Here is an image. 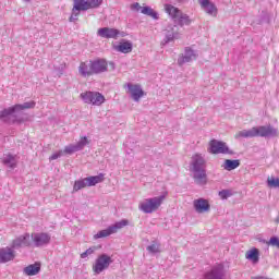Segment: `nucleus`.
Wrapping results in <instances>:
<instances>
[{
  "instance_id": "f257e3e1",
  "label": "nucleus",
  "mask_w": 279,
  "mask_h": 279,
  "mask_svg": "<svg viewBox=\"0 0 279 279\" xmlns=\"http://www.w3.org/2000/svg\"><path fill=\"white\" fill-rule=\"evenodd\" d=\"M32 108H36V101L34 100L3 109L1 112L2 121L17 124L25 123L29 121V117L23 110H32Z\"/></svg>"
},
{
  "instance_id": "f03ea898",
  "label": "nucleus",
  "mask_w": 279,
  "mask_h": 279,
  "mask_svg": "<svg viewBox=\"0 0 279 279\" xmlns=\"http://www.w3.org/2000/svg\"><path fill=\"white\" fill-rule=\"evenodd\" d=\"M278 138L279 131L277 128L269 125L253 126L248 130L238 131L234 135L235 141L241 138Z\"/></svg>"
},
{
  "instance_id": "7ed1b4c3",
  "label": "nucleus",
  "mask_w": 279,
  "mask_h": 279,
  "mask_svg": "<svg viewBox=\"0 0 279 279\" xmlns=\"http://www.w3.org/2000/svg\"><path fill=\"white\" fill-rule=\"evenodd\" d=\"M167 195H169V193L163 192L160 196L144 199L142 203H140V210H142V213H145L146 215H151V213H156V210H158V208L162 206V202L167 199Z\"/></svg>"
},
{
  "instance_id": "20e7f679",
  "label": "nucleus",
  "mask_w": 279,
  "mask_h": 279,
  "mask_svg": "<svg viewBox=\"0 0 279 279\" xmlns=\"http://www.w3.org/2000/svg\"><path fill=\"white\" fill-rule=\"evenodd\" d=\"M90 141H88V137L84 136L81 137L80 141L76 144H70L64 147V150H59L57 153H53L49 160H58V158H61L63 154H75V151H82L86 145H89Z\"/></svg>"
},
{
  "instance_id": "39448f33",
  "label": "nucleus",
  "mask_w": 279,
  "mask_h": 279,
  "mask_svg": "<svg viewBox=\"0 0 279 279\" xmlns=\"http://www.w3.org/2000/svg\"><path fill=\"white\" fill-rule=\"evenodd\" d=\"M163 10L166 14H169L173 22L179 23V25H189V23H191V20H189V15L182 13L180 9L173 7L172 4H163Z\"/></svg>"
},
{
  "instance_id": "423d86ee",
  "label": "nucleus",
  "mask_w": 279,
  "mask_h": 279,
  "mask_svg": "<svg viewBox=\"0 0 279 279\" xmlns=\"http://www.w3.org/2000/svg\"><path fill=\"white\" fill-rule=\"evenodd\" d=\"M126 226H130V220L128 219H122L114 225L109 226L107 229H104L96 233L94 235V239H106V236H110V234H117L118 230H123Z\"/></svg>"
},
{
  "instance_id": "0eeeda50",
  "label": "nucleus",
  "mask_w": 279,
  "mask_h": 279,
  "mask_svg": "<svg viewBox=\"0 0 279 279\" xmlns=\"http://www.w3.org/2000/svg\"><path fill=\"white\" fill-rule=\"evenodd\" d=\"M113 260L108 254H101L98 256L93 265V271L96 276H99L102 271H106Z\"/></svg>"
},
{
  "instance_id": "6e6552de",
  "label": "nucleus",
  "mask_w": 279,
  "mask_h": 279,
  "mask_svg": "<svg viewBox=\"0 0 279 279\" xmlns=\"http://www.w3.org/2000/svg\"><path fill=\"white\" fill-rule=\"evenodd\" d=\"M81 99L85 104H92L93 106H101L106 101V97L99 92H85L81 94Z\"/></svg>"
},
{
  "instance_id": "1a4fd4ad",
  "label": "nucleus",
  "mask_w": 279,
  "mask_h": 279,
  "mask_svg": "<svg viewBox=\"0 0 279 279\" xmlns=\"http://www.w3.org/2000/svg\"><path fill=\"white\" fill-rule=\"evenodd\" d=\"M32 245L34 247H45L51 243V234L46 232H35L31 234Z\"/></svg>"
},
{
  "instance_id": "9d476101",
  "label": "nucleus",
  "mask_w": 279,
  "mask_h": 279,
  "mask_svg": "<svg viewBox=\"0 0 279 279\" xmlns=\"http://www.w3.org/2000/svg\"><path fill=\"white\" fill-rule=\"evenodd\" d=\"M202 279H226V267L223 264H216Z\"/></svg>"
},
{
  "instance_id": "9b49d317",
  "label": "nucleus",
  "mask_w": 279,
  "mask_h": 279,
  "mask_svg": "<svg viewBox=\"0 0 279 279\" xmlns=\"http://www.w3.org/2000/svg\"><path fill=\"white\" fill-rule=\"evenodd\" d=\"M97 35L100 36V38H113L114 40H117L119 36L121 38H125V36H128L125 32H121L117 28H110V27L99 28L97 32Z\"/></svg>"
},
{
  "instance_id": "f8f14e48",
  "label": "nucleus",
  "mask_w": 279,
  "mask_h": 279,
  "mask_svg": "<svg viewBox=\"0 0 279 279\" xmlns=\"http://www.w3.org/2000/svg\"><path fill=\"white\" fill-rule=\"evenodd\" d=\"M208 151L209 154H232V150H230L226 142H219L217 140L209 142Z\"/></svg>"
},
{
  "instance_id": "ddd939ff",
  "label": "nucleus",
  "mask_w": 279,
  "mask_h": 279,
  "mask_svg": "<svg viewBox=\"0 0 279 279\" xmlns=\"http://www.w3.org/2000/svg\"><path fill=\"white\" fill-rule=\"evenodd\" d=\"M11 245L14 250H20V247H32V235L29 233H24L15 238Z\"/></svg>"
},
{
  "instance_id": "4468645a",
  "label": "nucleus",
  "mask_w": 279,
  "mask_h": 279,
  "mask_svg": "<svg viewBox=\"0 0 279 279\" xmlns=\"http://www.w3.org/2000/svg\"><path fill=\"white\" fill-rule=\"evenodd\" d=\"M163 43H172V40H178L180 38V32L178 26L175 25H168L166 29H163Z\"/></svg>"
},
{
  "instance_id": "2eb2a0df",
  "label": "nucleus",
  "mask_w": 279,
  "mask_h": 279,
  "mask_svg": "<svg viewBox=\"0 0 279 279\" xmlns=\"http://www.w3.org/2000/svg\"><path fill=\"white\" fill-rule=\"evenodd\" d=\"M193 207L195 213L204 215V213H210V203L205 198H197L193 201Z\"/></svg>"
},
{
  "instance_id": "dca6fc26",
  "label": "nucleus",
  "mask_w": 279,
  "mask_h": 279,
  "mask_svg": "<svg viewBox=\"0 0 279 279\" xmlns=\"http://www.w3.org/2000/svg\"><path fill=\"white\" fill-rule=\"evenodd\" d=\"M92 62V72L94 75H99L108 71V61L104 59L90 60Z\"/></svg>"
},
{
  "instance_id": "f3484780",
  "label": "nucleus",
  "mask_w": 279,
  "mask_h": 279,
  "mask_svg": "<svg viewBox=\"0 0 279 279\" xmlns=\"http://www.w3.org/2000/svg\"><path fill=\"white\" fill-rule=\"evenodd\" d=\"M129 94L135 101H141V98L144 97L145 92L143 90V87L138 84H128Z\"/></svg>"
},
{
  "instance_id": "a211bd4d",
  "label": "nucleus",
  "mask_w": 279,
  "mask_h": 279,
  "mask_svg": "<svg viewBox=\"0 0 279 279\" xmlns=\"http://www.w3.org/2000/svg\"><path fill=\"white\" fill-rule=\"evenodd\" d=\"M193 60H197V53L191 48H185L184 54H181L178 59V64L182 66V64L193 62Z\"/></svg>"
},
{
  "instance_id": "6ab92c4d",
  "label": "nucleus",
  "mask_w": 279,
  "mask_h": 279,
  "mask_svg": "<svg viewBox=\"0 0 279 279\" xmlns=\"http://www.w3.org/2000/svg\"><path fill=\"white\" fill-rule=\"evenodd\" d=\"M80 7H82L83 12L86 10H95L104 3V0H75Z\"/></svg>"
},
{
  "instance_id": "aec40b11",
  "label": "nucleus",
  "mask_w": 279,
  "mask_h": 279,
  "mask_svg": "<svg viewBox=\"0 0 279 279\" xmlns=\"http://www.w3.org/2000/svg\"><path fill=\"white\" fill-rule=\"evenodd\" d=\"M193 178L195 184H198L199 186H204L208 183V177L206 174V169H201V170H192Z\"/></svg>"
},
{
  "instance_id": "412c9836",
  "label": "nucleus",
  "mask_w": 279,
  "mask_h": 279,
  "mask_svg": "<svg viewBox=\"0 0 279 279\" xmlns=\"http://www.w3.org/2000/svg\"><path fill=\"white\" fill-rule=\"evenodd\" d=\"M14 258H16V251H14L12 244L1 250V263H10Z\"/></svg>"
},
{
  "instance_id": "4be33fe9",
  "label": "nucleus",
  "mask_w": 279,
  "mask_h": 279,
  "mask_svg": "<svg viewBox=\"0 0 279 279\" xmlns=\"http://www.w3.org/2000/svg\"><path fill=\"white\" fill-rule=\"evenodd\" d=\"M134 45L130 40H121L119 45H113L114 51H118L119 53H132Z\"/></svg>"
},
{
  "instance_id": "5701e85b",
  "label": "nucleus",
  "mask_w": 279,
  "mask_h": 279,
  "mask_svg": "<svg viewBox=\"0 0 279 279\" xmlns=\"http://www.w3.org/2000/svg\"><path fill=\"white\" fill-rule=\"evenodd\" d=\"M78 75H81V77H90V75L93 74V65H92V61H84L81 62L78 65Z\"/></svg>"
},
{
  "instance_id": "b1692460",
  "label": "nucleus",
  "mask_w": 279,
  "mask_h": 279,
  "mask_svg": "<svg viewBox=\"0 0 279 279\" xmlns=\"http://www.w3.org/2000/svg\"><path fill=\"white\" fill-rule=\"evenodd\" d=\"M204 165H206L204 156H202L201 154H195L194 156H192L191 171L202 170L204 169Z\"/></svg>"
},
{
  "instance_id": "393cba45",
  "label": "nucleus",
  "mask_w": 279,
  "mask_h": 279,
  "mask_svg": "<svg viewBox=\"0 0 279 279\" xmlns=\"http://www.w3.org/2000/svg\"><path fill=\"white\" fill-rule=\"evenodd\" d=\"M198 3L207 14L217 15V7L210 0H198Z\"/></svg>"
},
{
  "instance_id": "a878e982",
  "label": "nucleus",
  "mask_w": 279,
  "mask_h": 279,
  "mask_svg": "<svg viewBox=\"0 0 279 279\" xmlns=\"http://www.w3.org/2000/svg\"><path fill=\"white\" fill-rule=\"evenodd\" d=\"M245 258L253 263V265H258V262L260 260V251L253 247L245 253Z\"/></svg>"
},
{
  "instance_id": "bb28decb",
  "label": "nucleus",
  "mask_w": 279,
  "mask_h": 279,
  "mask_svg": "<svg viewBox=\"0 0 279 279\" xmlns=\"http://www.w3.org/2000/svg\"><path fill=\"white\" fill-rule=\"evenodd\" d=\"M2 162L7 169H16V165L19 163V159L16 156L12 154H4Z\"/></svg>"
},
{
  "instance_id": "cd10ccee",
  "label": "nucleus",
  "mask_w": 279,
  "mask_h": 279,
  "mask_svg": "<svg viewBox=\"0 0 279 279\" xmlns=\"http://www.w3.org/2000/svg\"><path fill=\"white\" fill-rule=\"evenodd\" d=\"M23 274H25V276H38V274H40V264L35 263L26 266L23 269Z\"/></svg>"
},
{
  "instance_id": "c85d7f7f",
  "label": "nucleus",
  "mask_w": 279,
  "mask_h": 279,
  "mask_svg": "<svg viewBox=\"0 0 279 279\" xmlns=\"http://www.w3.org/2000/svg\"><path fill=\"white\" fill-rule=\"evenodd\" d=\"M73 8H72V14L69 19L70 23H75L77 21V17L80 16L81 12H84V9L80 5V3L75 0H73Z\"/></svg>"
},
{
  "instance_id": "c756f323",
  "label": "nucleus",
  "mask_w": 279,
  "mask_h": 279,
  "mask_svg": "<svg viewBox=\"0 0 279 279\" xmlns=\"http://www.w3.org/2000/svg\"><path fill=\"white\" fill-rule=\"evenodd\" d=\"M241 166V162L238 159H226L223 163V169L226 171H234V169H238V167Z\"/></svg>"
},
{
  "instance_id": "7c9ffc66",
  "label": "nucleus",
  "mask_w": 279,
  "mask_h": 279,
  "mask_svg": "<svg viewBox=\"0 0 279 279\" xmlns=\"http://www.w3.org/2000/svg\"><path fill=\"white\" fill-rule=\"evenodd\" d=\"M87 182V186H96V184H101L104 182V174H98L95 177H87L85 178Z\"/></svg>"
},
{
  "instance_id": "2f4dec72",
  "label": "nucleus",
  "mask_w": 279,
  "mask_h": 279,
  "mask_svg": "<svg viewBox=\"0 0 279 279\" xmlns=\"http://www.w3.org/2000/svg\"><path fill=\"white\" fill-rule=\"evenodd\" d=\"M142 14H145L146 16H151V19H155V21H158V13L154 11L150 7H143Z\"/></svg>"
},
{
  "instance_id": "473e14b6",
  "label": "nucleus",
  "mask_w": 279,
  "mask_h": 279,
  "mask_svg": "<svg viewBox=\"0 0 279 279\" xmlns=\"http://www.w3.org/2000/svg\"><path fill=\"white\" fill-rule=\"evenodd\" d=\"M86 186H88V184L86 182V178L80 179L74 182L73 191L74 192L82 191V189H86Z\"/></svg>"
},
{
  "instance_id": "72a5a7b5",
  "label": "nucleus",
  "mask_w": 279,
  "mask_h": 279,
  "mask_svg": "<svg viewBox=\"0 0 279 279\" xmlns=\"http://www.w3.org/2000/svg\"><path fill=\"white\" fill-rule=\"evenodd\" d=\"M146 250L147 252H149V254H160V244L158 242H155L148 245Z\"/></svg>"
},
{
  "instance_id": "f704fd0d",
  "label": "nucleus",
  "mask_w": 279,
  "mask_h": 279,
  "mask_svg": "<svg viewBox=\"0 0 279 279\" xmlns=\"http://www.w3.org/2000/svg\"><path fill=\"white\" fill-rule=\"evenodd\" d=\"M267 184L270 189H279V179L268 177Z\"/></svg>"
},
{
  "instance_id": "c9c22d12",
  "label": "nucleus",
  "mask_w": 279,
  "mask_h": 279,
  "mask_svg": "<svg viewBox=\"0 0 279 279\" xmlns=\"http://www.w3.org/2000/svg\"><path fill=\"white\" fill-rule=\"evenodd\" d=\"M95 252H97V246H92L81 254V258H88V256H93Z\"/></svg>"
},
{
  "instance_id": "e433bc0d",
  "label": "nucleus",
  "mask_w": 279,
  "mask_h": 279,
  "mask_svg": "<svg viewBox=\"0 0 279 279\" xmlns=\"http://www.w3.org/2000/svg\"><path fill=\"white\" fill-rule=\"evenodd\" d=\"M267 245H270V247H277L279 250V238L278 236H271L268 242H266Z\"/></svg>"
},
{
  "instance_id": "4c0bfd02",
  "label": "nucleus",
  "mask_w": 279,
  "mask_h": 279,
  "mask_svg": "<svg viewBox=\"0 0 279 279\" xmlns=\"http://www.w3.org/2000/svg\"><path fill=\"white\" fill-rule=\"evenodd\" d=\"M218 195L221 199H228V197H230L231 193L228 190H222L219 192Z\"/></svg>"
},
{
  "instance_id": "58836bf2",
  "label": "nucleus",
  "mask_w": 279,
  "mask_h": 279,
  "mask_svg": "<svg viewBox=\"0 0 279 279\" xmlns=\"http://www.w3.org/2000/svg\"><path fill=\"white\" fill-rule=\"evenodd\" d=\"M131 10H132L133 12H138V11H142V10H143V7H141V3L135 2V3L131 4Z\"/></svg>"
},
{
  "instance_id": "ea45409f",
  "label": "nucleus",
  "mask_w": 279,
  "mask_h": 279,
  "mask_svg": "<svg viewBox=\"0 0 279 279\" xmlns=\"http://www.w3.org/2000/svg\"><path fill=\"white\" fill-rule=\"evenodd\" d=\"M24 1H29V0H24Z\"/></svg>"
}]
</instances>
